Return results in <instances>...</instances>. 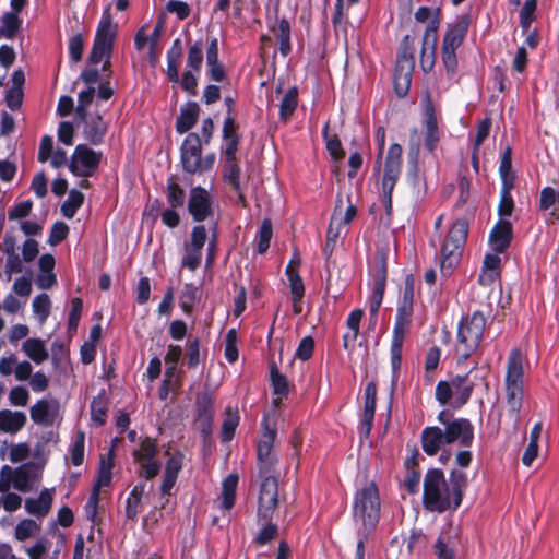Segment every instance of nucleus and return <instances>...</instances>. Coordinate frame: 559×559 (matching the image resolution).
Returning a JSON list of instances; mask_svg holds the SVG:
<instances>
[{"label": "nucleus", "instance_id": "f3484780", "mask_svg": "<svg viewBox=\"0 0 559 559\" xmlns=\"http://www.w3.org/2000/svg\"><path fill=\"white\" fill-rule=\"evenodd\" d=\"M513 239V226L510 221L500 218L489 234V245L493 252L503 253Z\"/></svg>", "mask_w": 559, "mask_h": 559}, {"label": "nucleus", "instance_id": "5fc2aeb1", "mask_svg": "<svg viewBox=\"0 0 559 559\" xmlns=\"http://www.w3.org/2000/svg\"><path fill=\"white\" fill-rule=\"evenodd\" d=\"M29 483H31V478H29V473H28V469L26 468V466H20L17 468H15V474H14L11 485L19 491L27 492L31 490Z\"/></svg>", "mask_w": 559, "mask_h": 559}, {"label": "nucleus", "instance_id": "7c9ffc66", "mask_svg": "<svg viewBox=\"0 0 559 559\" xmlns=\"http://www.w3.org/2000/svg\"><path fill=\"white\" fill-rule=\"evenodd\" d=\"M539 209L547 211L551 209L550 215L554 219H559V191L552 187H545L540 191Z\"/></svg>", "mask_w": 559, "mask_h": 559}, {"label": "nucleus", "instance_id": "2f4dec72", "mask_svg": "<svg viewBox=\"0 0 559 559\" xmlns=\"http://www.w3.org/2000/svg\"><path fill=\"white\" fill-rule=\"evenodd\" d=\"M22 349L36 364L44 362L49 356L45 343L40 338H27L23 343Z\"/></svg>", "mask_w": 559, "mask_h": 559}, {"label": "nucleus", "instance_id": "6ab92c4d", "mask_svg": "<svg viewBox=\"0 0 559 559\" xmlns=\"http://www.w3.org/2000/svg\"><path fill=\"white\" fill-rule=\"evenodd\" d=\"M409 326L411 324L408 323L394 321L390 347L391 367L394 373H396L401 368L403 343Z\"/></svg>", "mask_w": 559, "mask_h": 559}, {"label": "nucleus", "instance_id": "c85d7f7f", "mask_svg": "<svg viewBox=\"0 0 559 559\" xmlns=\"http://www.w3.org/2000/svg\"><path fill=\"white\" fill-rule=\"evenodd\" d=\"M238 479L239 478L237 474H229L223 480L219 501L221 508L225 511H229L234 507Z\"/></svg>", "mask_w": 559, "mask_h": 559}, {"label": "nucleus", "instance_id": "f257e3e1", "mask_svg": "<svg viewBox=\"0 0 559 559\" xmlns=\"http://www.w3.org/2000/svg\"><path fill=\"white\" fill-rule=\"evenodd\" d=\"M263 432L258 443V467L263 481L260 488L258 522L262 526L255 537L259 545L272 540L277 534V525L272 522L278 502V483L271 472L274 471L277 460L272 456V450L277 436L275 415L271 419L265 416L263 420Z\"/></svg>", "mask_w": 559, "mask_h": 559}, {"label": "nucleus", "instance_id": "39448f33", "mask_svg": "<svg viewBox=\"0 0 559 559\" xmlns=\"http://www.w3.org/2000/svg\"><path fill=\"white\" fill-rule=\"evenodd\" d=\"M116 34L117 24L112 23L110 7L108 5L103 12L94 39V45L88 56V63L92 64H97L102 61L103 58H106V61L103 64V71L108 72L106 75L107 78L110 75L109 56L112 51Z\"/></svg>", "mask_w": 559, "mask_h": 559}, {"label": "nucleus", "instance_id": "603ef678", "mask_svg": "<svg viewBox=\"0 0 559 559\" xmlns=\"http://www.w3.org/2000/svg\"><path fill=\"white\" fill-rule=\"evenodd\" d=\"M345 7V4L341 3V0H335L334 13L332 15V24L336 34L340 31H343L344 33L347 32L348 19L344 12Z\"/></svg>", "mask_w": 559, "mask_h": 559}, {"label": "nucleus", "instance_id": "ddd939ff", "mask_svg": "<svg viewBox=\"0 0 559 559\" xmlns=\"http://www.w3.org/2000/svg\"><path fill=\"white\" fill-rule=\"evenodd\" d=\"M438 24L437 20H432L427 25L423 37L420 68L425 73L430 72L435 66Z\"/></svg>", "mask_w": 559, "mask_h": 559}, {"label": "nucleus", "instance_id": "680f3d73", "mask_svg": "<svg viewBox=\"0 0 559 559\" xmlns=\"http://www.w3.org/2000/svg\"><path fill=\"white\" fill-rule=\"evenodd\" d=\"M185 257L182 259L181 265L183 267H188L191 271H194L201 263L202 250L185 246Z\"/></svg>", "mask_w": 559, "mask_h": 559}, {"label": "nucleus", "instance_id": "1a4fd4ad", "mask_svg": "<svg viewBox=\"0 0 559 559\" xmlns=\"http://www.w3.org/2000/svg\"><path fill=\"white\" fill-rule=\"evenodd\" d=\"M443 439L445 444L459 442L461 447L471 448L474 442V426L467 418H455L444 427Z\"/></svg>", "mask_w": 559, "mask_h": 559}, {"label": "nucleus", "instance_id": "c756f323", "mask_svg": "<svg viewBox=\"0 0 559 559\" xmlns=\"http://www.w3.org/2000/svg\"><path fill=\"white\" fill-rule=\"evenodd\" d=\"M52 503V493L45 489L40 492L38 499H26L25 509L28 513L37 516H45Z\"/></svg>", "mask_w": 559, "mask_h": 559}, {"label": "nucleus", "instance_id": "f8f14e48", "mask_svg": "<svg viewBox=\"0 0 559 559\" xmlns=\"http://www.w3.org/2000/svg\"><path fill=\"white\" fill-rule=\"evenodd\" d=\"M415 294V277L413 274H407L404 281V286L401 296L397 300V309L395 322L412 323L413 307Z\"/></svg>", "mask_w": 559, "mask_h": 559}, {"label": "nucleus", "instance_id": "0eeeda50", "mask_svg": "<svg viewBox=\"0 0 559 559\" xmlns=\"http://www.w3.org/2000/svg\"><path fill=\"white\" fill-rule=\"evenodd\" d=\"M301 265V257L297 249H295L293 257L286 265L285 274L288 281V287L292 295V305L294 314H299L302 311V302L305 297V285L299 274Z\"/></svg>", "mask_w": 559, "mask_h": 559}, {"label": "nucleus", "instance_id": "72a5a7b5", "mask_svg": "<svg viewBox=\"0 0 559 559\" xmlns=\"http://www.w3.org/2000/svg\"><path fill=\"white\" fill-rule=\"evenodd\" d=\"M299 90L297 86L289 87L282 96V124L286 123L294 115L299 103Z\"/></svg>", "mask_w": 559, "mask_h": 559}, {"label": "nucleus", "instance_id": "4c0bfd02", "mask_svg": "<svg viewBox=\"0 0 559 559\" xmlns=\"http://www.w3.org/2000/svg\"><path fill=\"white\" fill-rule=\"evenodd\" d=\"M114 449L110 450L108 457L100 456L98 477L94 488L99 490L100 487L108 486L111 481V469L114 466Z\"/></svg>", "mask_w": 559, "mask_h": 559}, {"label": "nucleus", "instance_id": "bf43d9fd", "mask_svg": "<svg viewBox=\"0 0 559 559\" xmlns=\"http://www.w3.org/2000/svg\"><path fill=\"white\" fill-rule=\"evenodd\" d=\"M36 531H38V525L34 520L25 519L22 520L15 527V537L19 540H25L32 537Z\"/></svg>", "mask_w": 559, "mask_h": 559}, {"label": "nucleus", "instance_id": "13d9d810", "mask_svg": "<svg viewBox=\"0 0 559 559\" xmlns=\"http://www.w3.org/2000/svg\"><path fill=\"white\" fill-rule=\"evenodd\" d=\"M302 447V436L298 429H295L288 440L289 453L287 454L290 462H296V469L298 468V457Z\"/></svg>", "mask_w": 559, "mask_h": 559}, {"label": "nucleus", "instance_id": "4468645a", "mask_svg": "<svg viewBox=\"0 0 559 559\" xmlns=\"http://www.w3.org/2000/svg\"><path fill=\"white\" fill-rule=\"evenodd\" d=\"M188 210L197 222H203L213 214L210 194L204 188L195 187L191 189Z\"/></svg>", "mask_w": 559, "mask_h": 559}, {"label": "nucleus", "instance_id": "4d7b16f0", "mask_svg": "<svg viewBox=\"0 0 559 559\" xmlns=\"http://www.w3.org/2000/svg\"><path fill=\"white\" fill-rule=\"evenodd\" d=\"M203 62V51L202 44L197 41L189 48L188 57H187V66L191 69V71H200Z\"/></svg>", "mask_w": 559, "mask_h": 559}, {"label": "nucleus", "instance_id": "2eb2a0df", "mask_svg": "<svg viewBox=\"0 0 559 559\" xmlns=\"http://www.w3.org/2000/svg\"><path fill=\"white\" fill-rule=\"evenodd\" d=\"M424 126H425V135H424V147L429 153H433L440 142V131L438 127L437 115L435 110V106L431 99L428 97L427 104L425 106L424 112Z\"/></svg>", "mask_w": 559, "mask_h": 559}, {"label": "nucleus", "instance_id": "864d4df0", "mask_svg": "<svg viewBox=\"0 0 559 559\" xmlns=\"http://www.w3.org/2000/svg\"><path fill=\"white\" fill-rule=\"evenodd\" d=\"M84 442L85 435L83 431H78L75 440L71 447V462L75 466H80L84 460Z\"/></svg>", "mask_w": 559, "mask_h": 559}, {"label": "nucleus", "instance_id": "79ce46f5", "mask_svg": "<svg viewBox=\"0 0 559 559\" xmlns=\"http://www.w3.org/2000/svg\"><path fill=\"white\" fill-rule=\"evenodd\" d=\"M84 194L75 189L69 192L68 199L61 205L62 215L67 218H72L78 209L83 204Z\"/></svg>", "mask_w": 559, "mask_h": 559}, {"label": "nucleus", "instance_id": "338daca9", "mask_svg": "<svg viewBox=\"0 0 559 559\" xmlns=\"http://www.w3.org/2000/svg\"><path fill=\"white\" fill-rule=\"evenodd\" d=\"M491 128V118L483 119L476 128V135L474 140L473 146H475V151H479L480 145L488 138Z\"/></svg>", "mask_w": 559, "mask_h": 559}, {"label": "nucleus", "instance_id": "ea45409f", "mask_svg": "<svg viewBox=\"0 0 559 559\" xmlns=\"http://www.w3.org/2000/svg\"><path fill=\"white\" fill-rule=\"evenodd\" d=\"M201 292L193 284H186L180 295V307L186 314L191 313L194 305L199 301Z\"/></svg>", "mask_w": 559, "mask_h": 559}, {"label": "nucleus", "instance_id": "e433bc0d", "mask_svg": "<svg viewBox=\"0 0 559 559\" xmlns=\"http://www.w3.org/2000/svg\"><path fill=\"white\" fill-rule=\"evenodd\" d=\"M468 236V222L466 218H457L455 219L445 236L447 240L453 241L459 246H465L466 239Z\"/></svg>", "mask_w": 559, "mask_h": 559}, {"label": "nucleus", "instance_id": "0e129e2a", "mask_svg": "<svg viewBox=\"0 0 559 559\" xmlns=\"http://www.w3.org/2000/svg\"><path fill=\"white\" fill-rule=\"evenodd\" d=\"M453 396L452 385L449 381L441 380L436 385L435 397L441 405L450 403Z\"/></svg>", "mask_w": 559, "mask_h": 559}, {"label": "nucleus", "instance_id": "dca6fc26", "mask_svg": "<svg viewBox=\"0 0 559 559\" xmlns=\"http://www.w3.org/2000/svg\"><path fill=\"white\" fill-rule=\"evenodd\" d=\"M523 357L519 348H512L508 356L506 390H523Z\"/></svg>", "mask_w": 559, "mask_h": 559}, {"label": "nucleus", "instance_id": "aec40b11", "mask_svg": "<svg viewBox=\"0 0 559 559\" xmlns=\"http://www.w3.org/2000/svg\"><path fill=\"white\" fill-rule=\"evenodd\" d=\"M469 26V16H461L443 36L441 49L456 50L463 43Z\"/></svg>", "mask_w": 559, "mask_h": 559}, {"label": "nucleus", "instance_id": "a211bd4d", "mask_svg": "<svg viewBox=\"0 0 559 559\" xmlns=\"http://www.w3.org/2000/svg\"><path fill=\"white\" fill-rule=\"evenodd\" d=\"M58 413L59 404L55 400H39L29 409L32 420L43 426H51Z\"/></svg>", "mask_w": 559, "mask_h": 559}, {"label": "nucleus", "instance_id": "774afa93", "mask_svg": "<svg viewBox=\"0 0 559 559\" xmlns=\"http://www.w3.org/2000/svg\"><path fill=\"white\" fill-rule=\"evenodd\" d=\"M207 238L206 229L203 225H197L192 228L189 247L202 250Z\"/></svg>", "mask_w": 559, "mask_h": 559}, {"label": "nucleus", "instance_id": "f03ea898", "mask_svg": "<svg viewBox=\"0 0 559 559\" xmlns=\"http://www.w3.org/2000/svg\"><path fill=\"white\" fill-rule=\"evenodd\" d=\"M467 485V475L462 471L452 469L447 480L442 469L430 468L424 478L423 503L439 513L454 511L461 506Z\"/></svg>", "mask_w": 559, "mask_h": 559}, {"label": "nucleus", "instance_id": "f704fd0d", "mask_svg": "<svg viewBox=\"0 0 559 559\" xmlns=\"http://www.w3.org/2000/svg\"><path fill=\"white\" fill-rule=\"evenodd\" d=\"M322 138L332 159L341 160L345 157V151L343 150L338 135L336 133L330 134L329 132V121H326L322 128Z\"/></svg>", "mask_w": 559, "mask_h": 559}, {"label": "nucleus", "instance_id": "09e8293b", "mask_svg": "<svg viewBox=\"0 0 559 559\" xmlns=\"http://www.w3.org/2000/svg\"><path fill=\"white\" fill-rule=\"evenodd\" d=\"M272 223L270 219H264L260 226L259 233H258V252L264 253L269 247L270 241L272 238Z\"/></svg>", "mask_w": 559, "mask_h": 559}, {"label": "nucleus", "instance_id": "20e7f679", "mask_svg": "<svg viewBox=\"0 0 559 559\" xmlns=\"http://www.w3.org/2000/svg\"><path fill=\"white\" fill-rule=\"evenodd\" d=\"M380 512L379 489L374 481H370L355 492L353 516L355 520L361 521L362 530L372 532L379 523Z\"/></svg>", "mask_w": 559, "mask_h": 559}, {"label": "nucleus", "instance_id": "412c9836", "mask_svg": "<svg viewBox=\"0 0 559 559\" xmlns=\"http://www.w3.org/2000/svg\"><path fill=\"white\" fill-rule=\"evenodd\" d=\"M450 384L455 395L452 406L454 408L463 407L469 401L474 391V383L469 381L468 373L456 374L451 379Z\"/></svg>", "mask_w": 559, "mask_h": 559}, {"label": "nucleus", "instance_id": "6e6552de", "mask_svg": "<svg viewBox=\"0 0 559 559\" xmlns=\"http://www.w3.org/2000/svg\"><path fill=\"white\" fill-rule=\"evenodd\" d=\"M100 159V152H95L87 145L80 144L74 150L69 168L75 176L90 177L98 168Z\"/></svg>", "mask_w": 559, "mask_h": 559}, {"label": "nucleus", "instance_id": "49530a36", "mask_svg": "<svg viewBox=\"0 0 559 559\" xmlns=\"http://www.w3.org/2000/svg\"><path fill=\"white\" fill-rule=\"evenodd\" d=\"M386 285L373 284L372 294L369 300V312L373 318V322H377L378 312L381 307Z\"/></svg>", "mask_w": 559, "mask_h": 559}, {"label": "nucleus", "instance_id": "4be33fe9", "mask_svg": "<svg viewBox=\"0 0 559 559\" xmlns=\"http://www.w3.org/2000/svg\"><path fill=\"white\" fill-rule=\"evenodd\" d=\"M443 431L438 426H428L425 427L420 435V443L423 451L429 455H436L441 447L445 444V440L443 439Z\"/></svg>", "mask_w": 559, "mask_h": 559}, {"label": "nucleus", "instance_id": "a18cd8bd", "mask_svg": "<svg viewBox=\"0 0 559 559\" xmlns=\"http://www.w3.org/2000/svg\"><path fill=\"white\" fill-rule=\"evenodd\" d=\"M224 178L231 185V187L237 192L240 191V168L236 159H225Z\"/></svg>", "mask_w": 559, "mask_h": 559}, {"label": "nucleus", "instance_id": "7ed1b4c3", "mask_svg": "<svg viewBox=\"0 0 559 559\" xmlns=\"http://www.w3.org/2000/svg\"><path fill=\"white\" fill-rule=\"evenodd\" d=\"M486 325L480 310L463 317L457 326L455 352L459 362L467 360L480 345Z\"/></svg>", "mask_w": 559, "mask_h": 559}, {"label": "nucleus", "instance_id": "423d86ee", "mask_svg": "<svg viewBox=\"0 0 559 559\" xmlns=\"http://www.w3.org/2000/svg\"><path fill=\"white\" fill-rule=\"evenodd\" d=\"M414 39L405 35L401 40L393 73L394 93L399 98L405 97L411 88L415 69Z\"/></svg>", "mask_w": 559, "mask_h": 559}, {"label": "nucleus", "instance_id": "69168bd1", "mask_svg": "<svg viewBox=\"0 0 559 559\" xmlns=\"http://www.w3.org/2000/svg\"><path fill=\"white\" fill-rule=\"evenodd\" d=\"M29 393L24 386H14L9 392V402L12 406H26Z\"/></svg>", "mask_w": 559, "mask_h": 559}, {"label": "nucleus", "instance_id": "cd10ccee", "mask_svg": "<svg viewBox=\"0 0 559 559\" xmlns=\"http://www.w3.org/2000/svg\"><path fill=\"white\" fill-rule=\"evenodd\" d=\"M261 57L263 59V68L260 70L261 75H271L274 79L276 73V50L270 53L272 38L267 35L261 36Z\"/></svg>", "mask_w": 559, "mask_h": 559}, {"label": "nucleus", "instance_id": "37998d69", "mask_svg": "<svg viewBox=\"0 0 559 559\" xmlns=\"http://www.w3.org/2000/svg\"><path fill=\"white\" fill-rule=\"evenodd\" d=\"M157 454V445L151 438H145L140 449L133 451V459L135 462L154 460Z\"/></svg>", "mask_w": 559, "mask_h": 559}, {"label": "nucleus", "instance_id": "473e14b6", "mask_svg": "<svg viewBox=\"0 0 559 559\" xmlns=\"http://www.w3.org/2000/svg\"><path fill=\"white\" fill-rule=\"evenodd\" d=\"M523 390H506L508 417L513 421L514 426L520 423L521 408L523 405Z\"/></svg>", "mask_w": 559, "mask_h": 559}, {"label": "nucleus", "instance_id": "a878e982", "mask_svg": "<svg viewBox=\"0 0 559 559\" xmlns=\"http://www.w3.org/2000/svg\"><path fill=\"white\" fill-rule=\"evenodd\" d=\"M85 120L84 136L94 145L103 142L107 132V123L98 115Z\"/></svg>", "mask_w": 559, "mask_h": 559}, {"label": "nucleus", "instance_id": "58836bf2", "mask_svg": "<svg viewBox=\"0 0 559 559\" xmlns=\"http://www.w3.org/2000/svg\"><path fill=\"white\" fill-rule=\"evenodd\" d=\"M213 420L212 403L210 399L203 396L198 400V421L202 427L203 433H207L211 429Z\"/></svg>", "mask_w": 559, "mask_h": 559}, {"label": "nucleus", "instance_id": "de8ad7c7", "mask_svg": "<svg viewBox=\"0 0 559 559\" xmlns=\"http://www.w3.org/2000/svg\"><path fill=\"white\" fill-rule=\"evenodd\" d=\"M33 310L38 316L40 323H44L50 313V298L47 294H40L33 300Z\"/></svg>", "mask_w": 559, "mask_h": 559}, {"label": "nucleus", "instance_id": "9b49d317", "mask_svg": "<svg viewBox=\"0 0 559 559\" xmlns=\"http://www.w3.org/2000/svg\"><path fill=\"white\" fill-rule=\"evenodd\" d=\"M402 153L403 148L400 144L393 143L390 145L384 162V169L381 181L382 189H394L401 175Z\"/></svg>", "mask_w": 559, "mask_h": 559}, {"label": "nucleus", "instance_id": "3c124183", "mask_svg": "<svg viewBox=\"0 0 559 559\" xmlns=\"http://www.w3.org/2000/svg\"><path fill=\"white\" fill-rule=\"evenodd\" d=\"M186 193L185 190L175 181L167 185V201L171 207H179L185 204Z\"/></svg>", "mask_w": 559, "mask_h": 559}, {"label": "nucleus", "instance_id": "5701e85b", "mask_svg": "<svg viewBox=\"0 0 559 559\" xmlns=\"http://www.w3.org/2000/svg\"><path fill=\"white\" fill-rule=\"evenodd\" d=\"M463 246H459L453 241L444 239L441 247V273L443 276L452 274L454 266L459 263L462 255Z\"/></svg>", "mask_w": 559, "mask_h": 559}, {"label": "nucleus", "instance_id": "c9c22d12", "mask_svg": "<svg viewBox=\"0 0 559 559\" xmlns=\"http://www.w3.org/2000/svg\"><path fill=\"white\" fill-rule=\"evenodd\" d=\"M514 188L513 183H504L501 185L500 190V200L498 204V215L500 218L504 219V217H510L514 210V200L512 198L511 191Z\"/></svg>", "mask_w": 559, "mask_h": 559}, {"label": "nucleus", "instance_id": "b1692460", "mask_svg": "<svg viewBox=\"0 0 559 559\" xmlns=\"http://www.w3.org/2000/svg\"><path fill=\"white\" fill-rule=\"evenodd\" d=\"M27 417L23 412L1 409L0 411V431L15 435L26 424Z\"/></svg>", "mask_w": 559, "mask_h": 559}, {"label": "nucleus", "instance_id": "393cba45", "mask_svg": "<svg viewBox=\"0 0 559 559\" xmlns=\"http://www.w3.org/2000/svg\"><path fill=\"white\" fill-rule=\"evenodd\" d=\"M199 111L200 107L195 102H190L182 106L176 122L177 132L182 134L189 131L195 124Z\"/></svg>", "mask_w": 559, "mask_h": 559}, {"label": "nucleus", "instance_id": "a19ab883", "mask_svg": "<svg viewBox=\"0 0 559 559\" xmlns=\"http://www.w3.org/2000/svg\"><path fill=\"white\" fill-rule=\"evenodd\" d=\"M499 175L501 178V183H513L515 182V174L512 170V148L508 146L502 153L500 165H499Z\"/></svg>", "mask_w": 559, "mask_h": 559}, {"label": "nucleus", "instance_id": "c03bdc74", "mask_svg": "<svg viewBox=\"0 0 559 559\" xmlns=\"http://www.w3.org/2000/svg\"><path fill=\"white\" fill-rule=\"evenodd\" d=\"M239 423V416L230 408L226 409V416L222 425V439L223 441H230L235 435V430Z\"/></svg>", "mask_w": 559, "mask_h": 559}, {"label": "nucleus", "instance_id": "9d476101", "mask_svg": "<svg viewBox=\"0 0 559 559\" xmlns=\"http://www.w3.org/2000/svg\"><path fill=\"white\" fill-rule=\"evenodd\" d=\"M181 164L185 171L197 174L200 171L202 142L197 133H189L181 145Z\"/></svg>", "mask_w": 559, "mask_h": 559}, {"label": "nucleus", "instance_id": "bb28decb", "mask_svg": "<svg viewBox=\"0 0 559 559\" xmlns=\"http://www.w3.org/2000/svg\"><path fill=\"white\" fill-rule=\"evenodd\" d=\"M182 467V456L180 454L173 455L166 464L164 480L160 486V491L163 495H169L171 488L174 487L178 473Z\"/></svg>", "mask_w": 559, "mask_h": 559}, {"label": "nucleus", "instance_id": "8fccbe9b", "mask_svg": "<svg viewBox=\"0 0 559 559\" xmlns=\"http://www.w3.org/2000/svg\"><path fill=\"white\" fill-rule=\"evenodd\" d=\"M388 265L384 255L377 257L372 266V281L373 284L386 285Z\"/></svg>", "mask_w": 559, "mask_h": 559}, {"label": "nucleus", "instance_id": "052dcab7", "mask_svg": "<svg viewBox=\"0 0 559 559\" xmlns=\"http://www.w3.org/2000/svg\"><path fill=\"white\" fill-rule=\"evenodd\" d=\"M314 350V340L311 336H305L299 342V345L295 352L294 357L302 361L309 360Z\"/></svg>", "mask_w": 559, "mask_h": 559}, {"label": "nucleus", "instance_id": "e2e57ef3", "mask_svg": "<svg viewBox=\"0 0 559 559\" xmlns=\"http://www.w3.org/2000/svg\"><path fill=\"white\" fill-rule=\"evenodd\" d=\"M94 95V87H88L79 94V104L75 108V112L82 120L86 119V108L93 102Z\"/></svg>", "mask_w": 559, "mask_h": 559}, {"label": "nucleus", "instance_id": "6e6d98bb", "mask_svg": "<svg viewBox=\"0 0 559 559\" xmlns=\"http://www.w3.org/2000/svg\"><path fill=\"white\" fill-rule=\"evenodd\" d=\"M537 8V0H526L520 11V25L525 31L534 21V13Z\"/></svg>", "mask_w": 559, "mask_h": 559}]
</instances>
